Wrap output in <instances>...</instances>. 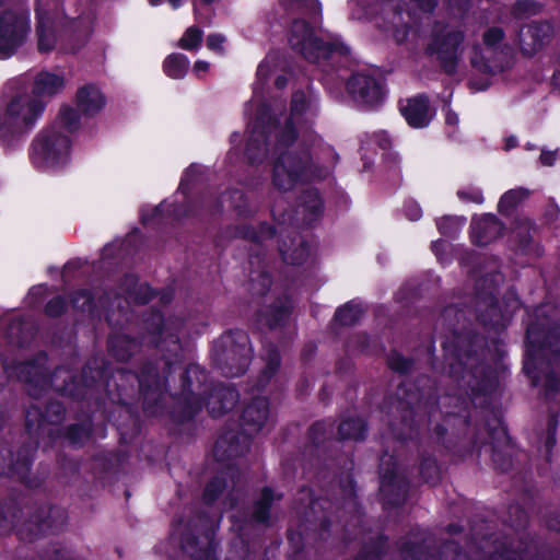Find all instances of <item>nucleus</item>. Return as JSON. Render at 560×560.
<instances>
[{
	"label": "nucleus",
	"instance_id": "obj_11",
	"mask_svg": "<svg viewBox=\"0 0 560 560\" xmlns=\"http://www.w3.org/2000/svg\"><path fill=\"white\" fill-rule=\"evenodd\" d=\"M552 35V26L547 22L532 23L521 28L520 45L527 55L538 51Z\"/></svg>",
	"mask_w": 560,
	"mask_h": 560
},
{
	"label": "nucleus",
	"instance_id": "obj_3",
	"mask_svg": "<svg viewBox=\"0 0 560 560\" xmlns=\"http://www.w3.org/2000/svg\"><path fill=\"white\" fill-rule=\"evenodd\" d=\"M0 60L13 57L31 33L27 0H0Z\"/></svg>",
	"mask_w": 560,
	"mask_h": 560
},
{
	"label": "nucleus",
	"instance_id": "obj_27",
	"mask_svg": "<svg viewBox=\"0 0 560 560\" xmlns=\"http://www.w3.org/2000/svg\"><path fill=\"white\" fill-rule=\"evenodd\" d=\"M362 307L358 303H347L342 307L338 308L335 314V319L345 326L353 325L361 316Z\"/></svg>",
	"mask_w": 560,
	"mask_h": 560
},
{
	"label": "nucleus",
	"instance_id": "obj_4",
	"mask_svg": "<svg viewBox=\"0 0 560 560\" xmlns=\"http://www.w3.org/2000/svg\"><path fill=\"white\" fill-rule=\"evenodd\" d=\"M250 353L248 336L241 330L222 335L213 347L214 363L229 377L246 371Z\"/></svg>",
	"mask_w": 560,
	"mask_h": 560
},
{
	"label": "nucleus",
	"instance_id": "obj_46",
	"mask_svg": "<svg viewBox=\"0 0 560 560\" xmlns=\"http://www.w3.org/2000/svg\"><path fill=\"white\" fill-rule=\"evenodd\" d=\"M279 362H280V359H279L278 352L271 351L268 357L267 369L264 373L267 378H270L276 373V371L279 366Z\"/></svg>",
	"mask_w": 560,
	"mask_h": 560
},
{
	"label": "nucleus",
	"instance_id": "obj_10",
	"mask_svg": "<svg viewBox=\"0 0 560 560\" xmlns=\"http://www.w3.org/2000/svg\"><path fill=\"white\" fill-rule=\"evenodd\" d=\"M348 91L354 100L366 105H375L383 97L381 84L365 73H355L348 82Z\"/></svg>",
	"mask_w": 560,
	"mask_h": 560
},
{
	"label": "nucleus",
	"instance_id": "obj_59",
	"mask_svg": "<svg viewBox=\"0 0 560 560\" xmlns=\"http://www.w3.org/2000/svg\"><path fill=\"white\" fill-rule=\"evenodd\" d=\"M91 31H92L91 24H90V23H88V24L84 26V28H83V31H82V33H81L82 38H83V39H86V38H88V36L90 35Z\"/></svg>",
	"mask_w": 560,
	"mask_h": 560
},
{
	"label": "nucleus",
	"instance_id": "obj_55",
	"mask_svg": "<svg viewBox=\"0 0 560 560\" xmlns=\"http://www.w3.org/2000/svg\"><path fill=\"white\" fill-rule=\"evenodd\" d=\"M528 225L526 223H524L523 225L520 226V231H514L513 233L516 234V236H520L521 237V243H526L527 242V237H528Z\"/></svg>",
	"mask_w": 560,
	"mask_h": 560
},
{
	"label": "nucleus",
	"instance_id": "obj_32",
	"mask_svg": "<svg viewBox=\"0 0 560 560\" xmlns=\"http://www.w3.org/2000/svg\"><path fill=\"white\" fill-rule=\"evenodd\" d=\"M56 34L52 26L48 23L40 25V33L37 32V50L49 51L55 47Z\"/></svg>",
	"mask_w": 560,
	"mask_h": 560
},
{
	"label": "nucleus",
	"instance_id": "obj_58",
	"mask_svg": "<svg viewBox=\"0 0 560 560\" xmlns=\"http://www.w3.org/2000/svg\"><path fill=\"white\" fill-rule=\"evenodd\" d=\"M547 386L551 389V390H558L560 389V382H556L553 380V376H548L547 377Z\"/></svg>",
	"mask_w": 560,
	"mask_h": 560
},
{
	"label": "nucleus",
	"instance_id": "obj_15",
	"mask_svg": "<svg viewBox=\"0 0 560 560\" xmlns=\"http://www.w3.org/2000/svg\"><path fill=\"white\" fill-rule=\"evenodd\" d=\"M3 369L10 377L27 385V395L35 399V355L25 361L4 362Z\"/></svg>",
	"mask_w": 560,
	"mask_h": 560
},
{
	"label": "nucleus",
	"instance_id": "obj_29",
	"mask_svg": "<svg viewBox=\"0 0 560 560\" xmlns=\"http://www.w3.org/2000/svg\"><path fill=\"white\" fill-rule=\"evenodd\" d=\"M528 196L524 188H516L506 191L499 201V210L508 213Z\"/></svg>",
	"mask_w": 560,
	"mask_h": 560
},
{
	"label": "nucleus",
	"instance_id": "obj_39",
	"mask_svg": "<svg viewBox=\"0 0 560 560\" xmlns=\"http://www.w3.org/2000/svg\"><path fill=\"white\" fill-rule=\"evenodd\" d=\"M457 196L465 202L481 203L483 201L481 191L475 187L463 188L457 191Z\"/></svg>",
	"mask_w": 560,
	"mask_h": 560
},
{
	"label": "nucleus",
	"instance_id": "obj_14",
	"mask_svg": "<svg viewBox=\"0 0 560 560\" xmlns=\"http://www.w3.org/2000/svg\"><path fill=\"white\" fill-rule=\"evenodd\" d=\"M400 110L407 122L415 128L425 127L432 118L428 98L422 95L408 100Z\"/></svg>",
	"mask_w": 560,
	"mask_h": 560
},
{
	"label": "nucleus",
	"instance_id": "obj_50",
	"mask_svg": "<svg viewBox=\"0 0 560 560\" xmlns=\"http://www.w3.org/2000/svg\"><path fill=\"white\" fill-rule=\"evenodd\" d=\"M534 7L535 4L530 1H520L515 4V12L516 14L532 13L535 12Z\"/></svg>",
	"mask_w": 560,
	"mask_h": 560
},
{
	"label": "nucleus",
	"instance_id": "obj_16",
	"mask_svg": "<svg viewBox=\"0 0 560 560\" xmlns=\"http://www.w3.org/2000/svg\"><path fill=\"white\" fill-rule=\"evenodd\" d=\"M180 325L182 323L178 319L168 318L165 320L160 314H154L150 329H152L153 334L159 335V338H154L153 341L158 346H162V343L170 341L173 346L172 350L177 351L179 349L177 331Z\"/></svg>",
	"mask_w": 560,
	"mask_h": 560
},
{
	"label": "nucleus",
	"instance_id": "obj_21",
	"mask_svg": "<svg viewBox=\"0 0 560 560\" xmlns=\"http://www.w3.org/2000/svg\"><path fill=\"white\" fill-rule=\"evenodd\" d=\"M66 512L60 508L43 506L37 513V530L54 533L66 524Z\"/></svg>",
	"mask_w": 560,
	"mask_h": 560
},
{
	"label": "nucleus",
	"instance_id": "obj_53",
	"mask_svg": "<svg viewBox=\"0 0 560 560\" xmlns=\"http://www.w3.org/2000/svg\"><path fill=\"white\" fill-rule=\"evenodd\" d=\"M555 159H556L555 152L542 151L540 154V162L547 166L552 165L555 162Z\"/></svg>",
	"mask_w": 560,
	"mask_h": 560
},
{
	"label": "nucleus",
	"instance_id": "obj_64",
	"mask_svg": "<svg viewBox=\"0 0 560 560\" xmlns=\"http://www.w3.org/2000/svg\"><path fill=\"white\" fill-rule=\"evenodd\" d=\"M515 144H516V140H515V138H510V139H508V141H506V147H508L509 149H510V148L515 147Z\"/></svg>",
	"mask_w": 560,
	"mask_h": 560
},
{
	"label": "nucleus",
	"instance_id": "obj_41",
	"mask_svg": "<svg viewBox=\"0 0 560 560\" xmlns=\"http://www.w3.org/2000/svg\"><path fill=\"white\" fill-rule=\"evenodd\" d=\"M223 489L222 481L220 479H214L210 483L207 485L203 498L207 502H212L219 493H221Z\"/></svg>",
	"mask_w": 560,
	"mask_h": 560
},
{
	"label": "nucleus",
	"instance_id": "obj_8",
	"mask_svg": "<svg viewBox=\"0 0 560 560\" xmlns=\"http://www.w3.org/2000/svg\"><path fill=\"white\" fill-rule=\"evenodd\" d=\"M0 327L7 341L19 348H27L35 340V318L21 313L1 317Z\"/></svg>",
	"mask_w": 560,
	"mask_h": 560
},
{
	"label": "nucleus",
	"instance_id": "obj_36",
	"mask_svg": "<svg viewBox=\"0 0 560 560\" xmlns=\"http://www.w3.org/2000/svg\"><path fill=\"white\" fill-rule=\"evenodd\" d=\"M420 472L427 482H435L440 476V469L433 459H427L421 464Z\"/></svg>",
	"mask_w": 560,
	"mask_h": 560
},
{
	"label": "nucleus",
	"instance_id": "obj_18",
	"mask_svg": "<svg viewBox=\"0 0 560 560\" xmlns=\"http://www.w3.org/2000/svg\"><path fill=\"white\" fill-rule=\"evenodd\" d=\"M10 464L8 466L7 475L10 478H15L20 482L24 483L27 487H31V470L34 455L31 454L28 446L24 445L19 448L16 457H9Z\"/></svg>",
	"mask_w": 560,
	"mask_h": 560
},
{
	"label": "nucleus",
	"instance_id": "obj_6",
	"mask_svg": "<svg viewBox=\"0 0 560 560\" xmlns=\"http://www.w3.org/2000/svg\"><path fill=\"white\" fill-rule=\"evenodd\" d=\"M35 513L28 511L24 517V511L15 499L9 498L0 502V530L15 533L21 542L33 544L35 541Z\"/></svg>",
	"mask_w": 560,
	"mask_h": 560
},
{
	"label": "nucleus",
	"instance_id": "obj_22",
	"mask_svg": "<svg viewBox=\"0 0 560 560\" xmlns=\"http://www.w3.org/2000/svg\"><path fill=\"white\" fill-rule=\"evenodd\" d=\"M237 393L232 388H217L211 393L207 407L213 417H218L231 409L237 401Z\"/></svg>",
	"mask_w": 560,
	"mask_h": 560
},
{
	"label": "nucleus",
	"instance_id": "obj_37",
	"mask_svg": "<svg viewBox=\"0 0 560 560\" xmlns=\"http://www.w3.org/2000/svg\"><path fill=\"white\" fill-rule=\"evenodd\" d=\"M302 205L314 214L322 210V200L316 190H307L303 197Z\"/></svg>",
	"mask_w": 560,
	"mask_h": 560
},
{
	"label": "nucleus",
	"instance_id": "obj_45",
	"mask_svg": "<svg viewBox=\"0 0 560 560\" xmlns=\"http://www.w3.org/2000/svg\"><path fill=\"white\" fill-rule=\"evenodd\" d=\"M231 206L238 211L241 214H245L246 210L243 209V205L245 203L244 196L242 191L234 190L229 196Z\"/></svg>",
	"mask_w": 560,
	"mask_h": 560
},
{
	"label": "nucleus",
	"instance_id": "obj_63",
	"mask_svg": "<svg viewBox=\"0 0 560 560\" xmlns=\"http://www.w3.org/2000/svg\"><path fill=\"white\" fill-rule=\"evenodd\" d=\"M184 0H168L174 9H177Z\"/></svg>",
	"mask_w": 560,
	"mask_h": 560
},
{
	"label": "nucleus",
	"instance_id": "obj_31",
	"mask_svg": "<svg viewBox=\"0 0 560 560\" xmlns=\"http://www.w3.org/2000/svg\"><path fill=\"white\" fill-rule=\"evenodd\" d=\"M58 121L67 132H72L80 125V115L74 108L65 106L59 112Z\"/></svg>",
	"mask_w": 560,
	"mask_h": 560
},
{
	"label": "nucleus",
	"instance_id": "obj_26",
	"mask_svg": "<svg viewBox=\"0 0 560 560\" xmlns=\"http://www.w3.org/2000/svg\"><path fill=\"white\" fill-rule=\"evenodd\" d=\"M341 439L359 440L365 432V424L362 419H349L340 423L338 429Z\"/></svg>",
	"mask_w": 560,
	"mask_h": 560
},
{
	"label": "nucleus",
	"instance_id": "obj_25",
	"mask_svg": "<svg viewBox=\"0 0 560 560\" xmlns=\"http://www.w3.org/2000/svg\"><path fill=\"white\" fill-rule=\"evenodd\" d=\"M188 66L189 61L186 56L174 54L165 59L164 71L170 78L182 79L186 74Z\"/></svg>",
	"mask_w": 560,
	"mask_h": 560
},
{
	"label": "nucleus",
	"instance_id": "obj_52",
	"mask_svg": "<svg viewBox=\"0 0 560 560\" xmlns=\"http://www.w3.org/2000/svg\"><path fill=\"white\" fill-rule=\"evenodd\" d=\"M375 138H376V141H377L378 145H380L382 149H384V150H385V149L389 148V145H390V139H389V137L387 136V133H386V132H383V131L377 132V133L375 135Z\"/></svg>",
	"mask_w": 560,
	"mask_h": 560
},
{
	"label": "nucleus",
	"instance_id": "obj_7",
	"mask_svg": "<svg viewBox=\"0 0 560 560\" xmlns=\"http://www.w3.org/2000/svg\"><path fill=\"white\" fill-rule=\"evenodd\" d=\"M289 42L293 49L301 52L311 62L328 58L331 52V47L315 37L306 22L301 20L293 22Z\"/></svg>",
	"mask_w": 560,
	"mask_h": 560
},
{
	"label": "nucleus",
	"instance_id": "obj_51",
	"mask_svg": "<svg viewBox=\"0 0 560 560\" xmlns=\"http://www.w3.org/2000/svg\"><path fill=\"white\" fill-rule=\"evenodd\" d=\"M32 410H35V402H31L27 408L26 419H25V428L30 435L33 433L34 420L31 418Z\"/></svg>",
	"mask_w": 560,
	"mask_h": 560
},
{
	"label": "nucleus",
	"instance_id": "obj_62",
	"mask_svg": "<svg viewBox=\"0 0 560 560\" xmlns=\"http://www.w3.org/2000/svg\"><path fill=\"white\" fill-rule=\"evenodd\" d=\"M447 124H455L457 121V117L453 114H448L446 117Z\"/></svg>",
	"mask_w": 560,
	"mask_h": 560
},
{
	"label": "nucleus",
	"instance_id": "obj_23",
	"mask_svg": "<svg viewBox=\"0 0 560 560\" xmlns=\"http://www.w3.org/2000/svg\"><path fill=\"white\" fill-rule=\"evenodd\" d=\"M122 292L138 303H147L152 299V291L145 284H137V278L132 275L126 276Z\"/></svg>",
	"mask_w": 560,
	"mask_h": 560
},
{
	"label": "nucleus",
	"instance_id": "obj_61",
	"mask_svg": "<svg viewBox=\"0 0 560 560\" xmlns=\"http://www.w3.org/2000/svg\"><path fill=\"white\" fill-rule=\"evenodd\" d=\"M27 296H28L30 302L32 303V301L35 299V285H33L28 289Z\"/></svg>",
	"mask_w": 560,
	"mask_h": 560
},
{
	"label": "nucleus",
	"instance_id": "obj_42",
	"mask_svg": "<svg viewBox=\"0 0 560 560\" xmlns=\"http://www.w3.org/2000/svg\"><path fill=\"white\" fill-rule=\"evenodd\" d=\"M502 38H503V31L499 27L489 28L483 34V42L486 45H488L490 47L495 46L498 43L501 42Z\"/></svg>",
	"mask_w": 560,
	"mask_h": 560
},
{
	"label": "nucleus",
	"instance_id": "obj_1",
	"mask_svg": "<svg viewBox=\"0 0 560 560\" xmlns=\"http://www.w3.org/2000/svg\"><path fill=\"white\" fill-rule=\"evenodd\" d=\"M306 107V96L296 92L291 101V116L281 125L276 119L266 121L259 114L252 130L246 155L252 163L260 162L269 153L272 158L271 183L280 192H288L299 185L326 177L330 167L314 166L303 145L296 141L293 119Z\"/></svg>",
	"mask_w": 560,
	"mask_h": 560
},
{
	"label": "nucleus",
	"instance_id": "obj_47",
	"mask_svg": "<svg viewBox=\"0 0 560 560\" xmlns=\"http://www.w3.org/2000/svg\"><path fill=\"white\" fill-rule=\"evenodd\" d=\"M388 364L393 370H396L399 372H405L409 369V362L397 354L392 355L389 358Z\"/></svg>",
	"mask_w": 560,
	"mask_h": 560
},
{
	"label": "nucleus",
	"instance_id": "obj_17",
	"mask_svg": "<svg viewBox=\"0 0 560 560\" xmlns=\"http://www.w3.org/2000/svg\"><path fill=\"white\" fill-rule=\"evenodd\" d=\"M66 84L65 77L59 73L42 71L37 74V108L39 103L45 105L55 95L59 94Z\"/></svg>",
	"mask_w": 560,
	"mask_h": 560
},
{
	"label": "nucleus",
	"instance_id": "obj_40",
	"mask_svg": "<svg viewBox=\"0 0 560 560\" xmlns=\"http://www.w3.org/2000/svg\"><path fill=\"white\" fill-rule=\"evenodd\" d=\"M66 307V301L62 298L57 296L48 302L46 312L49 316H58L65 312Z\"/></svg>",
	"mask_w": 560,
	"mask_h": 560
},
{
	"label": "nucleus",
	"instance_id": "obj_56",
	"mask_svg": "<svg viewBox=\"0 0 560 560\" xmlns=\"http://www.w3.org/2000/svg\"><path fill=\"white\" fill-rule=\"evenodd\" d=\"M28 159L32 165H35V139L32 140L28 147Z\"/></svg>",
	"mask_w": 560,
	"mask_h": 560
},
{
	"label": "nucleus",
	"instance_id": "obj_57",
	"mask_svg": "<svg viewBox=\"0 0 560 560\" xmlns=\"http://www.w3.org/2000/svg\"><path fill=\"white\" fill-rule=\"evenodd\" d=\"M409 218L411 220H418L421 217V210L419 207L413 206L410 209V212L408 213Z\"/></svg>",
	"mask_w": 560,
	"mask_h": 560
},
{
	"label": "nucleus",
	"instance_id": "obj_38",
	"mask_svg": "<svg viewBox=\"0 0 560 560\" xmlns=\"http://www.w3.org/2000/svg\"><path fill=\"white\" fill-rule=\"evenodd\" d=\"M72 306L82 312L92 310V299L89 292L80 291L72 296Z\"/></svg>",
	"mask_w": 560,
	"mask_h": 560
},
{
	"label": "nucleus",
	"instance_id": "obj_24",
	"mask_svg": "<svg viewBox=\"0 0 560 560\" xmlns=\"http://www.w3.org/2000/svg\"><path fill=\"white\" fill-rule=\"evenodd\" d=\"M479 317L485 324L493 325L498 324L501 317L500 311L493 299L492 291L487 294L482 301L478 302Z\"/></svg>",
	"mask_w": 560,
	"mask_h": 560
},
{
	"label": "nucleus",
	"instance_id": "obj_28",
	"mask_svg": "<svg viewBox=\"0 0 560 560\" xmlns=\"http://www.w3.org/2000/svg\"><path fill=\"white\" fill-rule=\"evenodd\" d=\"M136 347V342L126 336H118L110 340V350L113 354L121 361L127 360Z\"/></svg>",
	"mask_w": 560,
	"mask_h": 560
},
{
	"label": "nucleus",
	"instance_id": "obj_30",
	"mask_svg": "<svg viewBox=\"0 0 560 560\" xmlns=\"http://www.w3.org/2000/svg\"><path fill=\"white\" fill-rule=\"evenodd\" d=\"M275 497L269 489H264L260 499L255 503L253 516L257 522H267L269 518V508Z\"/></svg>",
	"mask_w": 560,
	"mask_h": 560
},
{
	"label": "nucleus",
	"instance_id": "obj_12",
	"mask_svg": "<svg viewBox=\"0 0 560 560\" xmlns=\"http://www.w3.org/2000/svg\"><path fill=\"white\" fill-rule=\"evenodd\" d=\"M463 42V34L458 31L443 27L436 31L429 50L438 54L442 60H453Z\"/></svg>",
	"mask_w": 560,
	"mask_h": 560
},
{
	"label": "nucleus",
	"instance_id": "obj_33",
	"mask_svg": "<svg viewBox=\"0 0 560 560\" xmlns=\"http://www.w3.org/2000/svg\"><path fill=\"white\" fill-rule=\"evenodd\" d=\"M201 39H202L201 30H199L195 26H190L189 28L186 30L183 37L180 38L179 47H182L183 49H186V50L197 49L201 44Z\"/></svg>",
	"mask_w": 560,
	"mask_h": 560
},
{
	"label": "nucleus",
	"instance_id": "obj_5",
	"mask_svg": "<svg viewBox=\"0 0 560 560\" xmlns=\"http://www.w3.org/2000/svg\"><path fill=\"white\" fill-rule=\"evenodd\" d=\"M269 419V404L266 398H255L249 402L243 410L241 417L242 432L237 436L233 438H221L215 443L218 450L224 448L229 442V446L225 450L228 456H238L248 448V438L257 434Z\"/></svg>",
	"mask_w": 560,
	"mask_h": 560
},
{
	"label": "nucleus",
	"instance_id": "obj_20",
	"mask_svg": "<svg viewBox=\"0 0 560 560\" xmlns=\"http://www.w3.org/2000/svg\"><path fill=\"white\" fill-rule=\"evenodd\" d=\"M279 252L287 264L300 265L308 256V248L304 241L298 235H289L279 244Z\"/></svg>",
	"mask_w": 560,
	"mask_h": 560
},
{
	"label": "nucleus",
	"instance_id": "obj_49",
	"mask_svg": "<svg viewBox=\"0 0 560 560\" xmlns=\"http://www.w3.org/2000/svg\"><path fill=\"white\" fill-rule=\"evenodd\" d=\"M394 472L384 470L382 467V480H381V490L382 492L386 493L389 491V488L393 485L394 481Z\"/></svg>",
	"mask_w": 560,
	"mask_h": 560
},
{
	"label": "nucleus",
	"instance_id": "obj_54",
	"mask_svg": "<svg viewBox=\"0 0 560 560\" xmlns=\"http://www.w3.org/2000/svg\"><path fill=\"white\" fill-rule=\"evenodd\" d=\"M209 68H210L209 62L198 60L195 62L192 70L199 77L202 72H207L209 70Z\"/></svg>",
	"mask_w": 560,
	"mask_h": 560
},
{
	"label": "nucleus",
	"instance_id": "obj_35",
	"mask_svg": "<svg viewBox=\"0 0 560 560\" xmlns=\"http://www.w3.org/2000/svg\"><path fill=\"white\" fill-rule=\"evenodd\" d=\"M236 234L243 237L255 240L257 242H262L266 241L267 238L272 237L273 231L270 226L261 225L259 232H255L253 229L249 228H243L241 230H237Z\"/></svg>",
	"mask_w": 560,
	"mask_h": 560
},
{
	"label": "nucleus",
	"instance_id": "obj_60",
	"mask_svg": "<svg viewBox=\"0 0 560 560\" xmlns=\"http://www.w3.org/2000/svg\"><path fill=\"white\" fill-rule=\"evenodd\" d=\"M285 84H287V80H285L283 77H279V78L276 80V85H277L279 89H282Z\"/></svg>",
	"mask_w": 560,
	"mask_h": 560
},
{
	"label": "nucleus",
	"instance_id": "obj_44",
	"mask_svg": "<svg viewBox=\"0 0 560 560\" xmlns=\"http://www.w3.org/2000/svg\"><path fill=\"white\" fill-rule=\"evenodd\" d=\"M289 310L287 307H281L275 311V314L271 315L270 318L266 319V324H268L271 328L277 327L282 324L283 320L288 317Z\"/></svg>",
	"mask_w": 560,
	"mask_h": 560
},
{
	"label": "nucleus",
	"instance_id": "obj_43",
	"mask_svg": "<svg viewBox=\"0 0 560 560\" xmlns=\"http://www.w3.org/2000/svg\"><path fill=\"white\" fill-rule=\"evenodd\" d=\"M224 42H225V37L221 34H211L207 37L208 48L211 50H214L217 52L223 51Z\"/></svg>",
	"mask_w": 560,
	"mask_h": 560
},
{
	"label": "nucleus",
	"instance_id": "obj_13",
	"mask_svg": "<svg viewBox=\"0 0 560 560\" xmlns=\"http://www.w3.org/2000/svg\"><path fill=\"white\" fill-rule=\"evenodd\" d=\"M501 223L491 214H485L471 222V238L477 245L490 244L501 235Z\"/></svg>",
	"mask_w": 560,
	"mask_h": 560
},
{
	"label": "nucleus",
	"instance_id": "obj_48",
	"mask_svg": "<svg viewBox=\"0 0 560 560\" xmlns=\"http://www.w3.org/2000/svg\"><path fill=\"white\" fill-rule=\"evenodd\" d=\"M89 432L83 427H72L69 430V438L73 443L80 442L82 439L88 438Z\"/></svg>",
	"mask_w": 560,
	"mask_h": 560
},
{
	"label": "nucleus",
	"instance_id": "obj_2",
	"mask_svg": "<svg viewBox=\"0 0 560 560\" xmlns=\"http://www.w3.org/2000/svg\"><path fill=\"white\" fill-rule=\"evenodd\" d=\"M0 105V144L15 149L35 125V72L32 70L9 80Z\"/></svg>",
	"mask_w": 560,
	"mask_h": 560
},
{
	"label": "nucleus",
	"instance_id": "obj_34",
	"mask_svg": "<svg viewBox=\"0 0 560 560\" xmlns=\"http://www.w3.org/2000/svg\"><path fill=\"white\" fill-rule=\"evenodd\" d=\"M140 388L143 393L145 399L150 395L151 390V383L154 385L153 392L158 390L159 388V378L155 372V369L149 368L148 370L143 371L139 377Z\"/></svg>",
	"mask_w": 560,
	"mask_h": 560
},
{
	"label": "nucleus",
	"instance_id": "obj_9",
	"mask_svg": "<svg viewBox=\"0 0 560 560\" xmlns=\"http://www.w3.org/2000/svg\"><path fill=\"white\" fill-rule=\"evenodd\" d=\"M70 140L68 136L48 131L43 136L42 158L48 167L63 165L69 158Z\"/></svg>",
	"mask_w": 560,
	"mask_h": 560
},
{
	"label": "nucleus",
	"instance_id": "obj_19",
	"mask_svg": "<svg viewBox=\"0 0 560 560\" xmlns=\"http://www.w3.org/2000/svg\"><path fill=\"white\" fill-rule=\"evenodd\" d=\"M77 105L85 115L98 113L105 105V97L100 89L93 84H86L77 92Z\"/></svg>",
	"mask_w": 560,
	"mask_h": 560
}]
</instances>
